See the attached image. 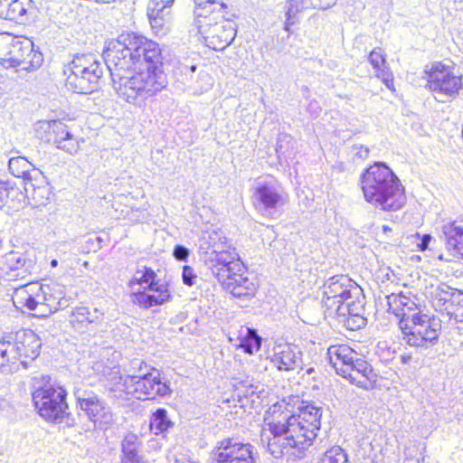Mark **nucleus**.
Listing matches in <instances>:
<instances>
[{
    "mask_svg": "<svg viewBox=\"0 0 463 463\" xmlns=\"http://www.w3.org/2000/svg\"><path fill=\"white\" fill-rule=\"evenodd\" d=\"M2 242H3L2 240H0V245L2 244Z\"/></svg>",
    "mask_w": 463,
    "mask_h": 463,
    "instance_id": "680f3d73",
    "label": "nucleus"
},
{
    "mask_svg": "<svg viewBox=\"0 0 463 463\" xmlns=\"http://www.w3.org/2000/svg\"><path fill=\"white\" fill-rule=\"evenodd\" d=\"M388 230H389V229H388V227H387V226H383V231H384V232H386V231H388Z\"/></svg>",
    "mask_w": 463,
    "mask_h": 463,
    "instance_id": "13d9d810",
    "label": "nucleus"
},
{
    "mask_svg": "<svg viewBox=\"0 0 463 463\" xmlns=\"http://www.w3.org/2000/svg\"><path fill=\"white\" fill-rule=\"evenodd\" d=\"M427 74V86L434 93L435 99L445 102L458 94L462 86L461 78L455 76L451 70L441 62H434Z\"/></svg>",
    "mask_w": 463,
    "mask_h": 463,
    "instance_id": "4468645a",
    "label": "nucleus"
},
{
    "mask_svg": "<svg viewBox=\"0 0 463 463\" xmlns=\"http://www.w3.org/2000/svg\"><path fill=\"white\" fill-rule=\"evenodd\" d=\"M8 169L14 176L22 178L24 184H25V181L31 180V177L33 175V171H40L24 156L10 158L8 162Z\"/></svg>",
    "mask_w": 463,
    "mask_h": 463,
    "instance_id": "473e14b6",
    "label": "nucleus"
},
{
    "mask_svg": "<svg viewBox=\"0 0 463 463\" xmlns=\"http://www.w3.org/2000/svg\"><path fill=\"white\" fill-rule=\"evenodd\" d=\"M343 377L366 390L373 388L378 381V375L373 366L362 358L356 359Z\"/></svg>",
    "mask_w": 463,
    "mask_h": 463,
    "instance_id": "aec40b11",
    "label": "nucleus"
},
{
    "mask_svg": "<svg viewBox=\"0 0 463 463\" xmlns=\"http://www.w3.org/2000/svg\"><path fill=\"white\" fill-rule=\"evenodd\" d=\"M213 459L214 463H255L253 446L226 438L213 449Z\"/></svg>",
    "mask_w": 463,
    "mask_h": 463,
    "instance_id": "f3484780",
    "label": "nucleus"
},
{
    "mask_svg": "<svg viewBox=\"0 0 463 463\" xmlns=\"http://www.w3.org/2000/svg\"><path fill=\"white\" fill-rule=\"evenodd\" d=\"M322 416V407L313 401L291 396L273 403L264 412L260 430L266 450L276 458L288 450H307L319 435Z\"/></svg>",
    "mask_w": 463,
    "mask_h": 463,
    "instance_id": "f03ea898",
    "label": "nucleus"
},
{
    "mask_svg": "<svg viewBox=\"0 0 463 463\" xmlns=\"http://www.w3.org/2000/svg\"><path fill=\"white\" fill-rule=\"evenodd\" d=\"M21 194L18 188L8 186L5 183L0 181V209L4 207L8 199Z\"/></svg>",
    "mask_w": 463,
    "mask_h": 463,
    "instance_id": "a19ab883",
    "label": "nucleus"
},
{
    "mask_svg": "<svg viewBox=\"0 0 463 463\" xmlns=\"http://www.w3.org/2000/svg\"><path fill=\"white\" fill-rule=\"evenodd\" d=\"M195 70H196V67H195V66H192V67H191V71H194Z\"/></svg>",
    "mask_w": 463,
    "mask_h": 463,
    "instance_id": "6e6d98bb",
    "label": "nucleus"
},
{
    "mask_svg": "<svg viewBox=\"0 0 463 463\" xmlns=\"http://www.w3.org/2000/svg\"><path fill=\"white\" fill-rule=\"evenodd\" d=\"M68 392L64 386L49 375L42 376L32 392V400L37 413L49 422H58L69 413Z\"/></svg>",
    "mask_w": 463,
    "mask_h": 463,
    "instance_id": "39448f33",
    "label": "nucleus"
},
{
    "mask_svg": "<svg viewBox=\"0 0 463 463\" xmlns=\"http://www.w3.org/2000/svg\"><path fill=\"white\" fill-rule=\"evenodd\" d=\"M209 260H213V259L211 258ZM214 260H241V259L236 250L232 249L231 251H220L216 254Z\"/></svg>",
    "mask_w": 463,
    "mask_h": 463,
    "instance_id": "79ce46f5",
    "label": "nucleus"
},
{
    "mask_svg": "<svg viewBox=\"0 0 463 463\" xmlns=\"http://www.w3.org/2000/svg\"><path fill=\"white\" fill-rule=\"evenodd\" d=\"M361 287L345 275L326 279L321 287V302L329 316H356L360 310Z\"/></svg>",
    "mask_w": 463,
    "mask_h": 463,
    "instance_id": "20e7f679",
    "label": "nucleus"
},
{
    "mask_svg": "<svg viewBox=\"0 0 463 463\" xmlns=\"http://www.w3.org/2000/svg\"><path fill=\"white\" fill-rule=\"evenodd\" d=\"M300 358V352L294 345L279 342L273 347L271 361L282 370H292Z\"/></svg>",
    "mask_w": 463,
    "mask_h": 463,
    "instance_id": "393cba45",
    "label": "nucleus"
},
{
    "mask_svg": "<svg viewBox=\"0 0 463 463\" xmlns=\"http://www.w3.org/2000/svg\"><path fill=\"white\" fill-rule=\"evenodd\" d=\"M30 8L31 0H10L0 10V18L24 24L29 20L28 11Z\"/></svg>",
    "mask_w": 463,
    "mask_h": 463,
    "instance_id": "c756f323",
    "label": "nucleus"
},
{
    "mask_svg": "<svg viewBox=\"0 0 463 463\" xmlns=\"http://www.w3.org/2000/svg\"><path fill=\"white\" fill-rule=\"evenodd\" d=\"M462 293H463V290H462Z\"/></svg>",
    "mask_w": 463,
    "mask_h": 463,
    "instance_id": "e2e57ef3",
    "label": "nucleus"
},
{
    "mask_svg": "<svg viewBox=\"0 0 463 463\" xmlns=\"http://www.w3.org/2000/svg\"><path fill=\"white\" fill-rule=\"evenodd\" d=\"M28 273L25 262H16L14 267L9 268V270L5 272V276L7 280L14 281L24 279Z\"/></svg>",
    "mask_w": 463,
    "mask_h": 463,
    "instance_id": "ea45409f",
    "label": "nucleus"
},
{
    "mask_svg": "<svg viewBox=\"0 0 463 463\" xmlns=\"http://www.w3.org/2000/svg\"><path fill=\"white\" fill-rule=\"evenodd\" d=\"M97 3H101V0H95Z\"/></svg>",
    "mask_w": 463,
    "mask_h": 463,
    "instance_id": "052dcab7",
    "label": "nucleus"
},
{
    "mask_svg": "<svg viewBox=\"0 0 463 463\" xmlns=\"http://www.w3.org/2000/svg\"><path fill=\"white\" fill-rule=\"evenodd\" d=\"M76 402L79 409L94 425L101 427L110 422L111 411L98 394L91 393L88 397H78Z\"/></svg>",
    "mask_w": 463,
    "mask_h": 463,
    "instance_id": "6ab92c4d",
    "label": "nucleus"
},
{
    "mask_svg": "<svg viewBox=\"0 0 463 463\" xmlns=\"http://www.w3.org/2000/svg\"><path fill=\"white\" fill-rule=\"evenodd\" d=\"M97 317L89 307L79 306L70 311L66 318L67 326L76 334L87 333Z\"/></svg>",
    "mask_w": 463,
    "mask_h": 463,
    "instance_id": "a878e982",
    "label": "nucleus"
},
{
    "mask_svg": "<svg viewBox=\"0 0 463 463\" xmlns=\"http://www.w3.org/2000/svg\"><path fill=\"white\" fill-rule=\"evenodd\" d=\"M174 422L168 418L165 408L156 409L150 416L149 430L155 435H160L171 429Z\"/></svg>",
    "mask_w": 463,
    "mask_h": 463,
    "instance_id": "72a5a7b5",
    "label": "nucleus"
},
{
    "mask_svg": "<svg viewBox=\"0 0 463 463\" xmlns=\"http://www.w3.org/2000/svg\"><path fill=\"white\" fill-rule=\"evenodd\" d=\"M33 43L27 38L0 34V62L5 67H20L33 71L43 61V54L34 50Z\"/></svg>",
    "mask_w": 463,
    "mask_h": 463,
    "instance_id": "9b49d317",
    "label": "nucleus"
},
{
    "mask_svg": "<svg viewBox=\"0 0 463 463\" xmlns=\"http://www.w3.org/2000/svg\"><path fill=\"white\" fill-rule=\"evenodd\" d=\"M336 0H315V7L318 9H327L335 4Z\"/></svg>",
    "mask_w": 463,
    "mask_h": 463,
    "instance_id": "de8ad7c7",
    "label": "nucleus"
},
{
    "mask_svg": "<svg viewBox=\"0 0 463 463\" xmlns=\"http://www.w3.org/2000/svg\"><path fill=\"white\" fill-rule=\"evenodd\" d=\"M42 343L31 329H21L13 341L0 340V368L6 365L26 366L38 357Z\"/></svg>",
    "mask_w": 463,
    "mask_h": 463,
    "instance_id": "9d476101",
    "label": "nucleus"
},
{
    "mask_svg": "<svg viewBox=\"0 0 463 463\" xmlns=\"http://www.w3.org/2000/svg\"><path fill=\"white\" fill-rule=\"evenodd\" d=\"M446 245L454 257L463 258V221H454L442 226Z\"/></svg>",
    "mask_w": 463,
    "mask_h": 463,
    "instance_id": "c85d7f7f",
    "label": "nucleus"
},
{
    "mask_svg": "<svg viewBox=\"0 0 463 463\" xmlns=\"http://www.w3.org/2000/svg\"><path fill=\"white\" fill-rule=\"evenodd\" d=\"M327 355L329 363L336 373L342 377L358 359L357 353L351 346L345 344L331 345L328 348Z\"/></svg>",
    "mask_w": 463,
    "mask_h": 463,
    "instance_id": "412c9836",
    "label": "nucleus"
},
{
    "mask_svg": "<svg viewBox=\"0 0 463 463\" xmlns=\"http://www.w3.org/2000/svg\"><path fill=\"white\" fill-rule=\"evenodd\" d=\"M118 95L141 106L167 85L158 43L136 33L120 34L103 53Z\"/></svg>",
    "mask_w": 463,
    "mask_h": 463,
    "instance_id": "f257e3e1",
    "label": "nucleus"
},
{
    "mask_svg": "<svg viewBox=\"0 0 463 463\" xmlns=\"http://www.w3.org/2000/svg\"><path fill=\"white\" fill-rule=\"evenodd\" d=\"M360 184L365 201L383 211H397L405 204L404 189L384 163L376 162L366 168Z\"/></svg>",
    "mask_w": 463,
    "mask_h": 463,
    "instance_id": "7ed1b4c3",
    "label": "nucleus"
},
{
    "mask_svg": "<svg viewBox=\"0 0 463 463\" xmlns=\"http://www.w3.org/2000/svg\"><path fill=\"white\" fill-rule=\"evenodd\" d=\"M463 290L452 289L447 287L439 288L436 290L435 298L442 302L447 315L457 321L463 320Z\"/></svg>",
    "mask_w": 463,
    "mask_h": 463,
    "instance_id": "4be33fe9",
    "label": "nucleus"
},
{
    "mask_svg": "<svg viewBox=\"0 0 463 463\" xmlns=\"http://www.w3.org/2000/svg\"><path fill=\"white\" fill-rule=\"evenodd\" d=\"M399 329L409 345L424 347L438 342L442 332V322L437 316L420 308L414 315L404 318Z\"/></svg>",
    "mask_w": 463,
    "mask_h": 463,
    "instance_id": "1a4fd4ad",
    "label": "nucleus"
},
{
    "mask_svg": "<svg viewBox=\"0 0 463 463\" xmlns=\"http://www.w3.org/2000/svg\"><path fill=\"white\" fill-rule=\"evenodd\" d=\"M234 16L226 9L195 18L198 32L207 47L222 51L233 42L236 36V24L232 21Z\"/></svg>",
    "mask_w": 463,
    "mask_h": 463,
    "instance_id": "0eeeda50",
    "label": "nucleus"
},
{
    "mask_svg": "<svg viewBox=\"0 0 463 463\" xmlns=\"http://www.w3.org/2000/svg\"><path fill=\"white\" fill-rule=\"evenodd\" d=\"M128 395L140 401H153L171 394L172 389L162 373L152 368L144 375H131L128 378Z\"/></svg>",
    "mask_w": 463,
    "mask_h": 463,
    "instance_id": "ddd939ff",
    "label": "nucleus"
},
{
    "mask_svg": "<svg viewBox=\"0 0 463 463\" xmlns=\"http://www.w3.org/2000/svg\"><path fill=\"white\" fill-rule=\"evenodd\" d=\"M128 377H131V375H122L119 365H105L101 371L99 381L106 390L128 395Z\"/></svg>",
    "mask_w": 463,
    "mask_h": 463,
    "instance_id": "5701e85b",
    "label": "nucleus"
},
{
    "mask_svg": "<svg viewBox=\"0 0 463 463\" xmlns=\"http://www.w3.org/2000/svg\"><path fill=\"white\" fill-rule=\"evenodd\" d=\"M175 0H150L147 5V17L153 28L162 29L167 20Z\"/></svg>",
    "mask_w": 463,
    "mask_h": 463,
    "instance_id": "7c9ffc66",
    "label": "nucleus"
},
{
    "mask_svg": "<svg viewBox=\"0 0 463 463\" xmlns=\"http://www.w3.org/2000/svg\"><path fill=\"white\" fill-rule=\"evenodd\" d=\"M352 153L354 157L365 160L369 156L370 149L363 145H354L352 146Z\"/></svg>",
    "mask_w": 463,
    "mask_h": 463,
    "instance_id": "37998d69",
    "label": "nucleus"
},
{
    "mask_svg": "<svg viewBox=\"0 0 463 463\" xmlns=\"http://www.w3.org/2000/svg\"><path fill=\"white\" fill-rule=\"evenodd\" d=\"M286 203L282 187L274 180H260L253 194L255 208L265 216L272 217Z\"/></svg>",
    "mask_w": 463,
    "mask_h": 463,
    "instance_id": "dca6fc26",
    "label": "nucleus"
},
{
    "mask_svg": "<svg viewBox=\"0 0 463 463\" xmlns=\"http://www.w3.org/2000/svg\"><path fill=\"white\" fill-rule=\"evenodd\" d=\"M117 0H101V3L103 4H110V3H113V2H116Z\"/></svg>",
    "mask_w": 463,
    "mask_h": 463,
    "instance_id": "864d4df0",
    "label": "nucleus"
},
{
    "mask_svg": "<svg viewBox=\"0 0 463 463\" xmlns=\"http://www.w3.org/2000/svg\"><path fill=\"white\" fill-rule=\"evenodd\" d=\"M65 86L79 94H90L99 88L104 68L93 54H77L68 66Z\"/></svg>",
    "mask_w": 463,
    "mask_h": 463,
    "instance_id": "6e6552de",
    "label": "nucleus"
},
{
    "mask_svg": "<svg viewBox=\"0 0 463 463\" xmlns=\"http://www.w3.org/2000/svg\"><path fill=\"white\" fill-rule=\"evenodd\" d=\"M388 311L399 317L398 326L402 320L414 315L420 309L407 296L402 293L391 294L387 297Z\"/></svg>",
    "mask_w": 463,
    "mask_h": 463,
    "instance_id": "cd10ccee",
    "label": "nucleus"
},
{
    "mask_svg": "<svg viewBox=\"0 0 463 463\" xmlns=\"http://www.w3.org/2000/svg\"><path fill=\"white\" fill-rule=\"evenodd\" d=\"M439 260H443L442 255L439 256Z\"/></svg>",
    "mask_w": 463,
    "mask_h": 463,
    "instance_id": "bf43d9fd",
    "label": "nucleus"
},
{
    "mask_svg": "<svg viewBox=\"0 0 463 463\" xmlns=\"http://www.w3.org/2000/svg\"><path fill=\"white\" fill-rule=\"evenodd\" d=\"M412 238L415 239V243L420 250H427L430 242L432 240V237L430 234H424L421 238H420V234L416 233Z\"/></svg>",
    "mask_w": 463,
    "mask_h": 463,
    "instance_id": "c03bdc74",
    "label": "nucleus"
},
{
    "mask_svg": "<svg viewBox=\"0 0 463 463\" xmlns=\"http://www.w3.org/2000/svg\"><path fill=\"white\" fill-rule=\"evenodd\" d=\"M31 180L25 181L24 189L26 196L31 197L36 205H44L50 199L51 187L41 171H33Z\"/></svg>",
    "mask_w": 463,
    "mask_h": 463,
    "instance_id": "b1692460",
    "label": "nucleus"
},
{
    "mask_svg": "<svg viewBox=\"0 0 463 463\" xmlns=\"http://www.w3.org/2000/svg\"><path fill=\"white\" fill-rule=\"evenodd\" d=\"M317 463H347V455L340 447H331L322 454Z\"/></svg>",
    "mask_w": 463,
    "mask_h": 463,
    "instance_id": "4c0bfd02",
    "label": "nucleus"
},
{
    "mask_svg": "<svg viewBox=\"0 0 463 463\" xmlns=\"http://www.w3.org/2000/svg\"><path fill=\"white\" fill-rule=\"evenodd\" d=\"M286 22L284 30L289 32L290 26L298 22V14L315 7V0H288L286 2Z\"/></svg>",
    "mask_w": 463,
    "mask_h": 463,
    "instance_id": "2f4dec72",
    "label": "nucleus"
},
{
    "mask_svg": "<svg viewBox=\"0 0 463 463\" xmlns=\"http://www.w3.org/2000/svg\"><path fill=\"white\" fill-rule=\"evenodd\" d=\"M37 136L44 142L52 143L57 148L71 155L80 150V140L69 130L68 126L61 120L39 121L35 128Z\"/></svg>",
    "mask_w": 463,
    "mask_h": 463,
    "instance_id": "2eb2a0df",
    "label": "nucleus"
},
{
    "mask_svg": "<svg viewBox=\"0 0 463 463\" xmlns=\"http://www.w3.org/2000/svg\"><path fill=\"white\" fill-rule=\"evenodd\" d=\"M213 272L234 298H250L255 296L258 288L256 279L250 276L244 262H216Z\"/></svg>",
    "mask_w": 463,
    "mask_h": 463,
    "instance_id": "f8f14e48",
    "label": "nucleus"
},
{
    "mask_svg": "<svg viewBox=\"0 0 463 463\" xmlns=\"http://www.w3.org/2000/svg\"><path fill=\"white\" fill-rule=\"evenodd\" d=\"M10 0H0V10L8 3Z\"/></svg>",
    "mask_w": 463,
    "mask_h": 463,
    "instance_id": "603ef678",
    "label": "nucleus"
},
{
    "mask_svg": "<svg viewBox=\"0 0 463 463\" xmlns=\"http://www.w3.org/2000/svg\"><path fill=\"white\" fill-rule=\"evenodd\" d=\"M43 294V312L44 317H48L52 314L61 308V301L64 298V291L58 283L52 282L41 285Z\"/></svg>",
    "mask_w": 463,
    "mask_h": 463,
    "instance_id": "bb28decb",
    "label": "nucleus"
},
{
    "mask_svg": "<svg viewBox=\"0 0 463 463\" xmlns=\"http://www.w3.org/2000/svg\"><path fill=\"white\" fill-rule=\"evenodd\" d=\"M57 263H58V262H52V267H56Z\"/></svg>",
    "mask_w": 463,
    "mask_h": 463,
    "instance_id": "4d7b16f0",
    "label": "nucleus"
},
{
    "mask_svg": "<svg viewBox=\"0 0 463 463\" xmlns=\"http://www.w3.org/2000/svg\"><path fill=\"white\" fill-rule=\"evenodd\" d=\"M140 272V277H133L128 283L134 306L148 309L170 301L172 294L167 283L156 281V273L151 268L145 267Z\"/></svg>",
    "mask_w": 463,
    "mask_h": 463,
    "instance_id": "423d86ee",
    "label": "nucleus"
},
{
    "mask_svg": "<svg viewBox=\"0 0 463 463\" xmlns=\"http://www.w3.org/2000/svg\"><path fill=\"white\" fill-rule=\"evenodd\" d=\"M194 17L205 16L217 11H223L228 8L222 0H194Z\"/></svg>",
    "mask_w": 463,
    "mask_h": 463,
    "instance_id": "c9c22d12",
    "label": "nucleus"
},
{
    "mask_svg": "<svg viewBox=\"0 0 463 463\" xmlns=\"http://www.w3.org/2000/svg\"><path fill=\"white\" fill-rule=\"evenodd\" d=\"M281 140H279L278 141V144H277V148H276V152L278 154V156L279 157L281 154H283L284 152L282 151V145L280 144Z\"/></svg>",
    "mask_w": 463,
    "mask_h": 463,
    "instance_id": "3c124183",
    "label": "nucleus"
},
{
    "mask_svg": "<svg viewBox=\"0 0 463 463\" xmlns=\"http://www.w3.org/2000/svg\"><path fill=\"white\" fill-rule=\"evenodd\" d=\"M173 255L177 260H187L189 250L183 245H176L173 250Z\"/></svg>",
    "mask_w": 463,
    "mask_h": 463,
    "instance_id": "49530a36",
    "label": "nucleus"
},
{
    "mask_svg": "<svg viewBox=\"0 0 463 463\" xmlns=\"http://www.w3.org/2000/svg\"><path fill=\"white\" fill-rule=\"evenodd\" d=\"M196 278L193 269L187 265L183 268V281L187 286H192L194 284V280Z\"/></svg>",
    "mask_w": 463,
    "mask_h": 463,
    "instance_id": "a18cd8bd",
    "label": "nucleus"
},
{
    "mask_svg": "<svg viewBox=\"0 0 463 463\" xmlns=\"http://www.w3.org/2000/svg\"><path fill=\"white\" fill-rule=\"evenodd\" d=\"M411 260H420V257L418 255H414L411 258Z\"/></svg>",
    "mask_w": 463,
    "mask_h": 463,
    "instance_id": "5fc2aeb1",
    "label": "nucleus"
},
{
    "mask_svg": "<svg viewBox=\"0 0 463 463\" xmlns=\"http://www.w3.org/2000/svg\"><path fill=\"white\" fill-rule=\"evenodd\" d=\"M42 287L38 283H27L15 288L12 301L20 309H27L36 317H44L43 312Z\"/></svg>",
    "mask_w": 463,
    "mask_h": 463,
    "instance_id": "a211bd4d",
    "label": "nucleus"
},
{
    "mask_svg": "<svg viewBox=\"0 0 463 463\" xmlns=\"http://www.w3.org/2000/svg\"><path fill=\"white\" fill-rule=\"evenodd\" d=\"M174 463H196L186 455H180Z\"/></svg>",
    "mask_w": 463,
    "mask_h": 463,
    "instance_id": "8fccbe9b",
    "label": "nucleus"
},
{
    "mask_svg": "<svg viewBox=\"0 0 463 463\" xmlns=\"http://www.w3.org/2000/svg\"><path fill=\"white\" fill-rule=\"evenodd\" d=\"M261 345V338L252 328H246L245 333L240 335V343L237 349H241L245 354H253L259 351Z\"/></svg>",
    "mask_w": 463,
    "mask_h": 463,
    "instance_id": "f704fd0d",
    "label": "nucleus"
},
{
    "mask_svg": "<svg viewBox=\"0 0 463 463\" xmlns=\"http://www.w3.org/2000/svg\"><path fill=\"white\" fill-rule=\"evenodd\" d=\"M121 463H144L138 454H129V456L122 457Z\"/></svg>",
    "mask_w": 463,
    "mask_h": 463,
    "instance_id": "09e8293b",
    "label": "nucleus"
},
{
    "mask_svg": "<svg viewBox=\"0 0 463 463\" xmlns=\"http://www.w3.org/2000/svg\"><path fill=\"white\" fill-rule=\"evenodd\" d=\"M368 60L373 69L377 72H381L382 77L386 80L389 74L385 71L386 59L384 52L381 48H375L369 53Z\"/></svg>",
    "mask_w": 463,
    "mask_h": 463,
    "instance_id": "e433bc0d",
    "label": "nucleus"
},
{
    "mask_svg": "<svg viewBox=\"0 0 463 463\" xmlns=\"http://www.w3.org/2000/svg\"><path fill=\"white\" fill-rule=\"evenodd\" d=\"M140 445L139 439L137 435L133 433L127 434L121 443L122 457L129 456V454H137V449Z\"/></svg>",
    "mask_w": 463,
    "mask_h": 463,
    "instance_id": "58836bf2",
    "label": "nucleus"
}]
</instances>
